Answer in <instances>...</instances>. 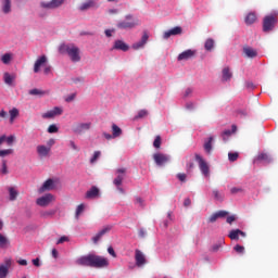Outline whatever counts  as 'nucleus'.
<instances>
[{
    "label": "nucleus",
    "instance_id": "obj_1",
    "mask_svg": "<svg viewBox=\"0 0 278 278\" xmlns=\"http://www.w3.org/2000/svg\"><path fill=\"white\" fill-rule=\"evenodd\" d=\"M77 266H87L89 268H108L110 266V261L105 256H100L97 254H88L78 257L75 261Z\"/></svg>",
    "mask_w": 278,
    "mask_h": 278
},
{
    "label": "nucleus",
    "instance_id": "obj_2",
    "mask_svg": "<svg viewBox=\"0 0 278 278\" xmlns=\"http://www.w3.org/2000/svg\"><path fill=\"white\" fill-rule=\"evenodd\" d=\"M60 53L68 55L74 63L81 62V51L75 43H63L59 48Z\"/></svg>",
    "mask_w": 278,
    "mask_h": 278
},
{
    "label": "nucleus",
    "instance_id": "obj_3",
    "mask_svg": "<svg viewBox=\"0 0 278 278\" xmlns=\"http://www.w3.org/2000/svg\"><path fill=\"white\" fill-rule=\"evenodd\" d=\"M140 25V20L127 14L124 21L117 23V29H134Z\"/></svg>",
    "mask_w": 278,
    "mask_h": 278
},
{
    "label": "nucleus",
    "instance_id": "obj_4",
    "mask_svg": "<svg viewBox=\"0 0 278 278\" xmlns=\"http://www.w3.org/2000/svg\"><path fill=\"white\" fill-rule=\"evenodd\" d=\"M275 25H277V16L267 15L263 20V31L268 33L275 29Z\"/></svg>",
    "mask_w": 278,
    "mask_h": 278
},
{
    "label": "nucleus",
    "instance_id": "obj_5",
    "mask_svg": "<svg viewBox=\"0 0 278 278\" xmlns=\"http://www.w3.org/2000/svg\"><path fill=\"white\" fill-rule=\"evenodd\" d=\"M195 162L199 164V168L205 177H210V165H207V162L203 160V156L200 154H195Z\"/></svg>",
    "mask_w": 278,
    "mask_h": 278
},
{
    "label": "nucleus",
    "instance_id": "obj_6",
    "mask_svg": "<svg viewBox=\"0 0 278 278\" xmlns=\"http://www.w3.org/2000/svg\"><path fill=\"white\" fill-rule=\"evenodd\" d=\"M10 268H12V260L5 258L3 263L0 264V278H8Z\"/></svg>",
    "mask_w": 278,
    "mask_h": 278
},
{
    "label": "nucleus",
    "instance_id": "obj_7",
    "mask_svg": "<svg viewBox=\"0 0 278 278\" xmlns=\"http://www.w3.org/2000/svg\"><path fill=\"white\" fill-rule=\"evenodd\" d=\"M55 201V197L51 193H47L36 200V203L39 205V207H47L49 204L53 203Z\"/></svg>",
    "mask_w": 278,
    "mask_h": 278
},
{
    "label": "nucleus",
    "instance_id": "obj_8",
    "mask_svg": "<svg viewBox=\"0 0 278 278\" xmlns=\"http://www.w3.org/2000/svg\"><path fill=\"white\" fill-rule=\"evenodd\" d=\"M153 160L156 166H164V164H168V162L170 161V157L164 153H154Z\"/></svg>",
    "mask_w": 278,
    "mask_h": 278
},
{
    "label": "nucleus",
    "instance_id": "obj_9",
    "mask_svg": "<svg viewBox=\"0 0 278 278\" xmlns=\"http://www.w3.org/2000/svg\"><path fill=\"white\" fill-rule=\"evenodd\" d=\"M63 3H64V0H51L50 2H41L40 5L45 10H55L62 7Z\"/></svg>",
    "mask_w": 278,
    "mask_h": 278
},
{
    "label": "nucleus",
    "instance_id": "obj_10",
    "mask_svg": "<svg viewBox=\"0 0 278 278\" xmlns=\"http://www.w3.org/2000/svg\"><path fill=\"white\" fill-rule=\"evenodd\" d=\"M125 173H127V168L122 167L116 169V178L113 180L114 186H116V188L123 186V179H125Z\"/></svg>",
    "mask_w": 278,
    "mask_h": 278
},
{
    "label": "nucleus",
    "instance_id": "obj_11",
    "mask_svg": "<svg viewBox=\"0 0 278 278\" xmlns=\"http://www.w3.org/2000/svg\"><path fill=\"white\" fill-rule=\"evenodd\" d=\"M110 231H112V226L103 227L100 231H98V233L94 235V237H92L91 240L93 244H98L101 238H103L105 233H110Z\"/></svg>",
    "mask_w": 278,
    "mask_h": 278
},
{
    "label": "nucleus",
    "instance_id": "obj_12",
    "mask_svg": "<svg viewBox=\"0 0 278 278\" xmlns=\"http://www.w3.org/2000/svg\"><path fill=\"white\" fill-rule=\"evenodd\" d=\"M135 262H136V266H138L139 268L144 266V264H147V256H144V253H142V251L140 250L135 251Z\"/></svg>",
    "mask_w": 278,
    "mask_h": 278
},
{
    "label": "nucleus",
    "instance_id": "obj_13",
    "mask_svg": "<svg viewBox=\"0 0 278 278\" xmlns=\"http://www.w3.org/2000/svg\"><path fill=\"white\" fill-rule=\"evenodd\" d=\"M194 55H197V50H185L184 52H181L177 60L178 62H184V61H188V60H192V58H194Z\"/></svg>",
    "mask_w": 278,
    "mask_h": 278
},
{
    "label": "nucleus",
    "instance_id": "obj_14",
    "mask_svg": "<svg viewBox=\"0 0 278 278\" xmlns=\"http://www.w3.org/2000/svg\"><path fill=\"white\" fill-rule=\"evenodd\" d=\"M63 112L62 108L55 106L53 110L43 113L41 118H55V116H61Z\"/></svg>",
    "mask_w": 278,
    "mask_h": 278
},
{
    "label": "nucleus",
    "instance_id": "obj_15",
    "mask_svg": "<svg viewBox=\"0 0 278 278\" xmlns=\"http://www.w3.org/2000/svg\"><path fill=\"white\" fill-rule=\"evenodd\" d=\"M47 55L39 56L34 64V73H40L42 66H47Z\"/></svg>",
    "mask_w": 278,
    "mask_h": 278
},
{
    "label": "nucleus",
    "instance_id": "obj_16",
    "mask_svg": "<svg viewBox=\"0 0 278 278\" xmlns=\"http://www.w3.org/2000/svg\"><path fill=\"white\" fill-rule=\"evenodd\" d=\"M37 153L39 157H49L51 153V148L43 144H39L37 146Z\"/></svg>",
    "mask_w": 278,
    "mask_h": 278
},
{
    "label": "nucleus",
    "instance_id": "obj_17",
    "mask_svg": "<svg viewBox=\"0 0 278 278\" xmlns=\"http://www.w3.org/2000/svg\"><path fill=\"white\" fill-rule=\"evenodd\" d=\"M53 188H55V182L53 181V179L49 178L43 182V185L39 189V192H47L49 190H53Z\"/></svg>",
    "mask_w": 278,
    "mask_h": 278
},
{
    "label": "nucleus",
    "instance_id": "obj_18",
    "mask_svg": "<svg viewBox=\"0 0 278 278\" xmlns=\"http://www.w3.org/2000/svg\"><path fill=\"white\" fill-rule=\"evenodd\" d=\"M181 31H182L181 27L176 26V27L165 31L163 35V38H165V40H168V38L170 36H179V34H181Z\"/></svg>",
    "mask_w": 278,
    "mask_h": 278
},
{
    "label": "nucleus",
    "instance_id": "obj_19",
    "mask_svg": "<svg viewBox=\"0 0 278 278\" xmlns=\"http://www.w3.org/2000/svg\"><path fill=\"white\" fill-rule=\"evenodd\" d=\"M240 236L244 238L247 236V232L240 229H232L230 230L228 238H230V240H240Z\"/></svg>",
    "mask_w": 278,
    "mask_h": 278
},
{
    "label": "nucleus",
    "instance_id": "obj_20",
    "mask_svg": "<svg viewBox=\"0 0 278 278\" xmlns=\"http://www.w3.org/2000/svg\"><path fill=\"white\" fill-rule=\"evenodd\" d=\"M149 41V34L143 33L141 40L139 42H136L132 45V49H142V47H144L147 45V42Z\"/></svg>",
    "mask_w": 278,
    "mask_h": 278
},
{
    "label": "nucleus",
    "instance_id": "obj_21",
    "mask_svg": "<svg viewBox=\"0 0 278 278\" xmlns=\"http://www.w3.org/2000/svg\"><path fill=\"white\" fill-rule=\"evenodd\" d=\"M92 8H97V2L94 0H87L86 2L80 4L78 10H80V12H86V10H90Z\"/></svg>",
    "mask_w": 278,
    "mask_h": 278
},
{
    "label": "nucleus",
    "instance_id": "obj_22",
    "mask_svg": "<svg viewBox=\"0 0 278 278\" xmlns=\"http://www.w3.org/2000/svg\"><path fill=\"white\" fill-rule=\"evenodd\" d=\"M231 129L232 130L227 129L222 132V138L224 142H227V140H229L231 134H236V131H238V127L236 125H232Z\"/></svg>",
    "mask_w": 278,
    "mask_h": 278
},
{
    "label": "nucleus",
    "instance_id": "obj_23",
    "mask_svg": "<svg viewBox=\"0 0 278 278\" xmlns=\"http://www.w3.org/2000/svg\"><path fill=\"white\" fill-rule=\"evenodd\" d=\"M243 53L247 58H251V59L257 58V50H255L249 46H245L243 48Z\"/></svg>",
    "mask_w": 278,
    "mask_h": 278
},
{
    "label": "nucleus",
    "instance_id": "obj_24",
    "mask_svg": "<svg viewBox=\"0 0 278 278\" xmlns=\"http://www.w3.org/2000/svg\"><path fill=\"white\" fill-rule=\"evenodd\" d=\"M3 142H5V137L0 138V147L1 144H3ZM13 153H14L13 149H5V150L0 149V157H8V155H12Z\"/></svg>",
    "mask_w": 278,
    "mask_h": 278
},
{
    "label": "nucleus",
    "instance_id": "obj_25",
    "mask_svg": "<svg viewBox=\"0 0 278 278\" xmlns=\"http://www.w3.org/2000/svg\"><path fill=\"white\" fill-rule=\"evenodd\" d=\"M99 192H100V190L97 187L93 186V187L90 188V190H88L86 192L85 198L86 199H97V197H99Z\"/></svg>",
    "mask_w": 278,
    "mask_h": 278
},
{
    "label": "nucleus",
    "instance_id": "obj_26",
    "mask_svg": "<svg viewBox=\"0 0 278 278\" xmlns=\"http://www.w3.org/2000/svg\"><path fill=\"white\" fill-rule=\"evenodd\" d=\"M1 3L3 14H10L12 12V0H2Z\"/></svg>",
    "mask_w": 278,
    "mask_h": 278
},
{
    "label": "nucleus",
    "instance_id": "obj_27",
    "mask_svg": "<svg viewBox=\"0 0 278 278\" xmlns=\"http://www.w3.org/2000/svg\"><path fill=\"white\" fill-rule=\"evenodd\" d=\"M114 49H117L118 51H129V46L125 43L123 40H116L114 43Z\"/></svg>",
    "mask_w": 278,
    "mask_h": 278
},
{
    "label": "nucleus",
    "instance_id": "obj_28",
    "mask_svg": "<svg viewBox=\"0 0 278 278\" xmlns=\"http://www.w3.org/2000/svg\"><path fill=\"white\" fill-rule=\"evenodd\" d=\"M222 74H223V81H230L231 77H233V74L231 73V70H229V67H225Z\"/></svg>",
    "mask_w": 278,
    "mask_h": 278
},
{
    "label": "nucleus",
    "instance_id": "obj_29",
    "mask_svg": "<svg viewBox=\"0 0 278 278\" xmlns=\"http://www.w3.org/2000/svg\"><path fill=\"white\" fill-rule=\"evenodd\" d=\"M214 45H216V42L214 41V39L212 38H207L204 42V49L205 51H214Z\"/></svg>",
    "mask_w": 278,
    "mask_h": 278
},
{
    "label": "nucleus",
    "instance_id": "obj_30",
    "mask_svg": "<svg viewBox=\"0 0 278 278\" xmlns=\"http://www.w3.org/2000/svg\"><path fill=\"white\" fill-rule=\"evenodd\" d=\"M18 198V191L14 187H9V200L16 201Z\"/></svg>",
    "mask_w": 278,
    "mask_h": 278
},
{
    "label": "nucleus",
    "instance_id": "obj_31",
    "mask_svg": "<svg viewBox=\"0 0 278 278\" xmlns=\"http://www.w3.org/2000/svg\"><path fill=\"white\" fill-rule=\"evenodd\" d=\"M256 162H266L267 164H270V162H273V160L270 159V156L267 153H261L257 155Z\"/></svg>",
    "mask_w": 278,
    "mask_h": 278
},
{
    "label": "nucleus",
    "instance_id": "obj_32",
    "mask_svg": "<svg viewBox=\"0 0 278 278\" xmlns=\"http://www.w3.org/2000/svg\"><path fill=\"white\" fill-rule=\"evenodd\" d=\"M255 21H257V15H255L254 12H251L249 13L247 16H245V23L248 25H253V23H255Z\"/></svg>",
    "mask_w": 278,
    "mask_h": 278
},
{
    "label": "nucleus",
    "instance_id": "obj_33",
    "mask_svg": "<svg viewBox=\"0 0 278 278\" xmlns=\"http://www.w3.org/2000/svg\"><path fill=\"white\" fill-rule=\"evenodd\" d=\"M3 79H4V84H7V86H12L15 77H14V75H10V73L5 72L3 74Z\"/></svg>",
    "mask_w": 278,
    "mask_h": 278
},
{
    "label": "nucleus",
    "instance_id": "obj_34",
    "mask_svg": "<svg viewBox=\"0 0 278 278\" xmlns=\"http://www.w3.org/2000/svg\"><path fill=\"white\" fill-rule=\"evenodd\" d=\"M113 138H118L123 135V129L118 127L116 124L112 125Z\"/></svg>",
    "mask_w": 278,
    "mask_h": 278
},
{
    "label": "nucleus",
    "instance_id": "obj_35",
    "mask_svg": "<svg viewBox=\"0 0 278 278\" xmlns=\"http://www.w3.org/2000/svg\"><path fill=\"white\" fill-rule=\"evenodd\" d=\"M0 138H4V142H7L8 147H12V144H14V141L16 140V137L14 135H11L9 137L2 135Z\"/></svg>",
    "mask_w": 278,
    "mask_h": 278
},
{
    "label": "nucleus",
    "instance_id": "obj_36",
    "mask_svg": "<svg viewBox=\"0 0 278 278\" xmlns=\"http://www.w3.org/2000/svg\"><path fill=\"white\" fill-rule=\"evenodd\" d=\"M12 58H14V54H12V53H4L1 56L2 64H10V62H12Z\"/></svg>",
    "mask_w": 278,
    "mask_h": 278
},
{
    "label": "nucleus",
    "instance_id": "obj_37",
    "mask_svg": "<svg viewBox=\"0 0 278 278\" xmlns=\"http://www.w3.org/2000/svg\"><path fill=\"white\" fill-rule=\"evenodd\" d=\"M10 115V123H14V119L18 116V109L13 108L12 110L9 111Z\"/></svg>",
    "mask_w": 278,
    "mask_h": 278
},
{
    "label": "nucleus",
    "instance_id": "obj_38",
    "mask_svg": "<svg viewBox=\"0 0 278 278\" xmlns=\"http://www.w3.org/2000/svg\"><path fill=\"white\" fill-rule=\"evenodd\" d=\"M213 197H214L215 201H220V202H223L225 199V195L223 193H220V191H218V189L213 190Z\"/></svg>",
    "mask_w": 278,
    "mask_h": 278
},
{
    "label": "nucleus",
    "instance_id": "obj_39",
    "mask_svg": "<svg viewBox=\"0 0 278 278\" xmlns=\"http://www.w3.org/2000/svg\"><path fill=\"white\" fill-rule=\"evenodd\" d=\"M10 244V240H8V237L0 233V249H5Z\"/></svg>",
    "mask_w": 278,
    "mask_h": 278
},
{
    "label": "nucleus",
    "instance_id": "obj_40",
    "mask_svg": "<svg viewBox=\"0 0 278 278\" xmlns=\"http://www.w3.org/2000/svg\"><path fill=\"white\" fill-rule=\"evenodd\" d=\"M214 138L210 137L208 141H206L204 143V150L206 151V153H212V142H213Z\"/></svg>",
    "mask_w": 278,
    "mask_h": 278
},
{
    "label": "nucleus",
    "instance_id": "obj_41",
    "mask_svg": "<svg viewBox=\"0 0 278 278\" xmlns=\"http://www.w3.org/2000/svg\"><path fill=\"white\" fill-rule=\"evenodd\" d=\"M84 210H86V206L84 204H79L76 208L75 217L77 220H79V216H81Z\"/></svg>",
    "mask_w": 278,
    "mask_h": 278
},
{
    "label": "nucleus",
    "instance_id": "obj_42",
    "mask_svg": "<svg viewBox=\"0 0 278 278\" xmlns=\"http://www.w3.org/2000/svg\"><path fill=\"white\" fill-rule=\"evenodd\" d=\"M149 116V111L148 110H141L138 112V114L135 116V121H138V118H144Z\"/></svg>",
    "mask_w": 278,
    "mask_h": 278
},
{
    "label": "nucleus",
    "instance_id": "obj_43",
    "mask_svg": "<svg viewBox=\"0 0 278 278\" xmlns=\"http://www.w3.org/2000/svg\"><path fill=\"white\" fill-rule=\"evenodd\" d=\"M162 147V137L156 136L154 141H153V148L154 149H160Z\"/></svg>",
    "mask_w": 278,
    "mask_h": 278
},
{
    "label": "nucleus",
    "instance_id": "obj_44",
    "mask_svg": "<svg viewBox=\"0 0 278 278\" xmlns=\"http://www.w3.org/2000/svg\"><path fill=\"white\" fill-rule=\"evenodd\" d=\"M91 123H83L80 125H78V129L79 131H88V129H90L91 127Z\"/></svg>",
    "mask_w": 278,
    "mask_h": 278
},
{
    "label": "nucleus",
    "instance_id": "obj_45",
    "mask_svg": "<svg viewBox=\"0 0 278 278\" xmlns=\"http://www.w3.org/2000/svg\"><path fill=\"white\" fill-rule=\"evenodd\" d=\"M55 216V211H45L41 213V218H51Z\"/></svg>",
    "mask_w": 278,
    "mask_h": 278
},
{
    "label": "nucleus",
    "instance_id": "obj_46",
    "mask_svg": "<svg viewBox=\"0 0 278 278\" xmlns=\"http://www.w3.org/2000/svg\"><path fill=\"white\" fill-rule=\"evenodd\" d=\"M239 157V154L238 152H229L228 153V159H229V162H236Z\"/></svg>",
    "mask_w": 278,
    "mask_h": 278
},
{
    "label": "nucleus",
    "instance_id": "obj_47",
    "mask_svg": "<svg viewBox=\"0 0 278 278\" xmlns=\"http://www.w3.org/2000/svg\"><path fill=\"white\" fill-rule=\"evenodd\" d=\"M60 131V128L55 124H52L48 127V134H58Z\"/></svg>",
    "mask_w": 278,
    "mask_h": 278
},
{
    "label": "nucleus",
    "instance_id": "obj_48",
    "mask_svg": "<svg viewBox=\"0 0 278 278\" xmlns=\"http://www.w3.org/2000/svg\"><path fill=\"white\" fill-rule=\"evenodd\" d=\"M99 157H101V151H96L92 157L90 159V164H94V162H97Z\"/></svg>",
    "mask_w": 278,
    "mask_h": 278
},
{
    "label": "nucleus",
    "instance_id": "obj_49",
    "mask_svg": "<svg viewBox=\"0 0 278 278\" xmlns=\"http://www.w3.org/2000/svg\"><path fill=\"white\" fill-rule=\"evenodd\" d=\"M28 93L31 96H38V94H45V91L35 88V89L29 90Z\"/></svg>",
    "mask_w": 278,
    "mask_h": 278
},
{
    "label": "nucleus",
    "instance_id": "obj_50",
    "mask_svg": "<svg viewBox=\"0 0 278 278\" xmlns=\"http://www.w3.org/2000/svg\"><path fill=\"white\" fill-rule=\"evenodd\" d=\"M2 175H8V162L5 160L2 161Z\"/></svg>",
    "mask_w": 278,
    "mask_h": 278
},
{
    "label": "nucleus",
    "instance_id": "obj_51",
    "mask_svg": "<svg viewBox=\"0 0 278 278\" xmlns=\"http://www.w3.org/2000/svg\"><path fill=\"white\" fill-rule=\"evenodd\" d=\"M217 218H225V216H228L229 212L227 211H218L216 212Z\"/></svg>",
    "mask_w": 278,
    "mask_h": 278
},
{
    "label": "nucleus",
    "instance_id": "obj_52",
    "mask_svg": "<svg viewBox=\"0 0 278 278\" xmlns=\"http://www.w3.org/2000/svg\"><path fill=\"white\" fill-rule=\"evenodd\" d=\"M218 220V215L214 213L213 215L210 216L208 223H216Z\"/></svg>",
    "mask_w": 278,
    "mask_h": 278
},
{
    "label": "nucleus",
    "instance_id": "obj_53",
    "mask_svg": "<svg viewBox=\"0 0 278 278\" xmlns=\"http://www.w3.org/2000/svg\"><path fill=\"white\" fill-rule=\"evenodd\" d=\"M64 242H68V237H66V236L61 237L58 240L56 244H64Z\"/></svg>",
    "mask_w": 278,
    "mask_h": 278
},
{
    "label": "nucleus",
    "instance_id": "obj_54",
    "mask_svg": "<svg viewBox=\"0 0 278 278\" xmlns=\"http://www.w3.org/2000/svg\"><path fill=\"white\" fill-rule=\"evenodd\" d=\"M235 251H236L237 253H244V247H242V245H240V244H237V245L235 247Z\"/></svg>",
    "mask_w": 278,
    "mask_h": 278
},
{
    "label": "nucleus",
    "instance_id": "obj_55",
    "mask_svg": "<svg viewBox=\"0 0 278 278\" xmlns=\"http://www.w3.org/2000/svg\"><path fill=\"white\" fill-rule=\"evenodd\" d=\"M233 222H236V215H230L226 219V223H228V225H231V223Z\"/></svg>",
    "mask_w": 278,
    "mask_h": 278
},
{
    "label": "nucleus",
    "instance_id": "obj_56",
    "mask_svg": "<svg viewBox=\"0 0 278 278\" xmlns=\"http://www.w3.org/2000/svg\"><path fill=\"white\" fill-rule=\"evenodd\" d=\"M70 147L73 151H79V147L75 143V141H70Z\"/></svg>",
    "mask_w": 278,
    "mask_h": 278
},
{
    "label": "nucleus",
    "instance_id": "obj_57",
    "mask_svg": "<svg viewBox=\"0 0 278 278\" xmlns=\"http://www.w3.org/2000/svg\"><path fill=\"white\" fill-rule=\"evenodd\" d=\"M230 192L231 194H238V192H242V188H238V187L231 188Z\"/></svg>",
    "mask_w": 278,
    "mask_h": 278
},
{
    "label": "nucleus",
    "instance_id": "obj_58",
    "mask_svg": "<svg viewBox=\"0 0 278 278\" xmlns=\"http://www.w3.org/2000/svg\"><path fill=\"white\" fill-rule=\"evenodd\" d=\"M186 174H184V173H179V174H177V179H179V181H186Z\"/></svg>",
    "mask_w": 278,
    "mask_h": 278
},
{
    "label": "nucleus",
    "instance_id": "obj_59",
    "mask_svg": "<svg viewBox=\"0 0 278 278\" xmlns=\"http://www.w3.org/2000/svg\"><path fill=\"white\" fill-rule=\"evenodd\" d=\"M75 93H72V94H70L66 99H65V101H66V103H71V101H75Z\"/></svg>",
    "mask_w": 278,
    "mask_h": 278
},
{
    "label": "nucleus",
    "instance_id": "obj_60",
    "mask_svg": "<svg viewBox=\"0 0 278 278\" xmlns=\"http://www.w3.org/2000/svg\"><path fill=\"white\" fill-rule=\"evenodd\" d=\"M43 73L45 75H49V73H51V65L43 66Z\"/></svg>",
    "mask_w": 278,
    "mask_h": 278
},
{
    "label": "nucleus",
    "instance_id": "obj_61",
    "mask_svg": "<svg viewBox=\"0 0 278 278\" xmlns=\"http://www.w3.org/2000/svg\"><path fill=\"white\" fill-rule=\"evenodd\" d=\"M192 168H194V163L193 162H189L187 164V173H190V170H192Z\"/></svg>",
    "mask_w": 278,
    "mask_h": 278
},
{
    "label": "nucleus",
    "instance_id": "obj_62",
    "mask_svg": "<svg viewBox=\"0 0 278 278\" xmlns=\"http://www.w3.org/2000/svg\"><path fill=\"white\" fill-rule=\"evenodd\" d=\"M0 118H2V119L8 118V113L5 112V110L0 111Z\"/></svg>",
    "mask_w": 278,
    "mask_h": 278
},
{
    "label": "nucleus",
    "instance_id": "obj_63",
    "mask_svg": "<svg viewBox=\"0 0 278 278\" xmlns=\"http://www.w3.org/2000/svg\"><path fill=\"white\" fill-rule=\"evenodd\" d=\"M108 253H110L112 255V257H116V252L114 251V248L110 247L108 249Z\"/></svg>",
    "mask_w": 278,
    "mask_h": 278
},
{
    "label": "nucleus",
    "instance_id": "obj_64",
    "mask_svg": "<svg viewBox=\"0 0 278 278\" xmlns=\"http://www.w3.org/2000/svg\"><path fill=\"white\" fill-rule=\"evenodd\" d=\"M47 144L48 146H46V147H50V151H51V148L53 147V144H55V139L48 140Z\"/></svg>",
    "mask_w": 278,
    "mask_h": 278
}]
</instances>
